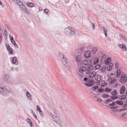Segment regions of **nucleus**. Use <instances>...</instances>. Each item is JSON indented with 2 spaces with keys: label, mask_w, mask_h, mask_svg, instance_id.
Returning a JSON list of instances; mask_svg holds the SVG:
<instances>
[{
  "label": "nucleus",
  "mask_w": 127,
  "mask_h": 127,
  "mask_svg": "<svg viewBox=\"0 0 127 127\" xmlns=\"http://www.w3.org/2000/svg\"><path fill=\"white\" fill-rule=\"evenodd\" d=\"M89 59H86L83 61L84 64L87 66V69L85 66H81L79 68V71L80 73L83 72L84 74H89L93 70V66L92 64L89 62Z\"/></svg>",
  "instance_id": "nucleus-1"
},
{
  "label": "nucleus",
  "mask_w": 127,
  "mask_h": 127,
  "mask_svg": "<svg viewBox=\"0 0 127 127\" xmlns=\"http://www.w3.org/2000/svg\"><path fill=\"white\" fill-rule=\"evenodd\" d=\"M11 91L8 90L6 88L4 87L1 83L0 85V94L4 96H8L10 93H12Z\"/></svg>",
  "instance_id": "nucleus-2"
},
{
  "label": "nucleus",
  "mask_w": 127,
  "mask_h": 127,
  "mask_svg": "<svg viewBox=\"0 0 127 127\" xmlns=\"http://www.w3.org/2000/svg\"><path fill=\"white\" fill-rule=\"evenodd\" d=\"M64 32L65 34L69 36L74 35L75 34L74 29L70 26H68L66 28Z\"/></svg>",
  "instance_id": "nucleus-3"
},
{
  "label": "nucleus",
  "mask_w": 127,
  "mask_h": 127,
  "mask_svg": "<svg viewBox=\"0 0 127 127\" xmlns=\"http://www.w3.org/2000/svg\"><path fill=\"white\" fill-rule=\"evenodd\" d=\"M84 81L82 80V83L86 86L90 87L93 86L94 83H95L94 80H84Z\"/></svg>",
  "instance_id": "nucleus-4"
},
{
  "label": "nucleus",
  "mask_w": 127,
  "mask_h": 127,
  "mask_svg": "<svg viewBox=\"0 0 127 127\" xmlns=\"http://www.w3.org/2000/svg\"><path fill=\"white\" fill-rule=\"evenodd\" d=\"M53 120L58 125L60 124V120L59 117L57 116H55L53 115L52 116Z\"/></svg>",
  "instance_id": "nucleus-5"
},
{
  "label": "nucleus",
  "mask_w": 127,
  "mask_h": 127,
  "mask_svg": "<svg viewBox=\"0 0 127 127\" xmlns=\"http://www.w3.org/2000/svg\"><path fill=\"white\" fill-rule=\"evenodd\" d=\"M20 8L21 10L24 11V12H26L27 13L29 14L30 13L29 11L27 8H26L24 4L20 7Z\"/></svg>",
  "instance_id": "nucleus-6"
},
{
  "label": "nucleus",
  "mask_w": 127,
  "mask_h": 127,
  "mask_svg": "<svg viewBox=\"0 0 127 127\" xmlns=\"http://www.w3.org/2000/svg\"><path fill=\"white\" fill-rule=\"evenodd\" d=\"M12 62L13 64H15L16 65H17L18 64V61H17V58L16 57H13Z\"/></svg>",
  "instance_id": "nucleus-7"
},
{
  "label": "nucleus",
  "mask_w": 127,
  "mask_h": 127,
  "mask_svg": "<svg viewBox=\"0 0 127 127\" xmlns=\"http://www.w3.org/2000/svg\"><path fill=\"white\" fill-rule=\"evenodd\" d=\"M5 45L7 49L9 52V53L11 54H12L13 53V50L10 47L9 44H8L7 45V44H6Z\"/></svg>",
  "instance_id": "nucleus-8"
},
{
  "label": "nucleus",
  "mask_w": 127,
  "mask_h": 127,
  "mask_svg": "<svg viewBox=\"0 0 127 127\" xmlns=\"http://www.w3.org/2000/svg\"><path fill=\"white\" fill-rule=\"evenodd\" d=\"M96 84L98 85H101L106 84L105 81L102 80H96Z\"/></svg>",
  "instance_id": "nucleus-9"
},
{
  "label": "nucleus",
  "mask_w": 127,
  "mask_h": 127,
  "mask_svg": "<svg viewBox=\"0 0 127 127\" xmlns=\"http://www.w3.org/2000/svg\"><path fill=\"white\" fill-rule=\"evenodd\" d=\"M91 52L90 51H87L85 52L84 56L85 58H87L91 57Z\"/></svg>",
  "instance_id": "nucleus-10"
},
{
  "label": "nucleus",
  "mask_w": 127,
  "mask_h": 127,
  "mask_svg": "<svg viewBox=\"0 0 127 127\" xmlns=\"http://www.w3.org/2000/svg\"><path fill=\"white\" fill-rule=\"evenodd\" d=\"M126 90V88L124 86H123L120 88V93L121 94H124Z\"/></svg>",
  "instance_id": "nucleus-11"
},
{
  "label": "nucleus",
  "mask_w": 127,
  "mask_h": 127,
  "mask_svg": "<svg viewBox=\"0 0 127 127\" xmlns=\"http://www.w3.org/2000/svg\"><path fill=\"white\" fill-rule=\"evenodd\" d=\"M115 73L114 72V73H111L110 76L109 77V78L108 79H115Z\"/></svg>",
  "instance_id": "nucleus-12"
},
{
  "label": "nucleus",
  "mask_w": 127,
  "mask_h": 127,
  "mask_svg": "<svg viewBox=\"0 0 127 127\" xmlns=\"http://www.w3.org/2000/svg\"><path fill=\"white\" fill-rule=\"evenodd\" d=\"M111 61V59L109 57L105 60V64L106 65L109 64L110 62Z\"/></svg>",
  "instance_id": "nucleus-13"
},
{
  "label": "nucleus",
  "mask_w": 127,
  "mask_h": 127,
  "mask_svg": "<svg viewBox=\"0 0 127 127\" xmlns=\"http://www.w3.org/2000/svg\"><path fill=\"white\" fill-rule=\"evenodd\" d=\"M63 63V64H64L65 66H66V64H67V61L66 58L64 57V58H63L62 59Z\"/></svg>",
  "instance_id": "nucleus-14"
},
{
  "label": "nucleus",
  "mask_w": 127,
  "mask_h": 127,
  "mask_svg": "<svg viewBox=\"0 0 127 127\" xmlns=\"http://www.w3.org/2000/svg\"><path fill=\"white\" fill-rule=\"evenodd\" d=\"M99 59L97 57H95L93 62V64L95 65L96 64L99 62Z\"/></svg>",
  "instance_id": "nucleus-15"
},
{
  "label": "nucleus",
  "mask_w": 127,
  "mask_h": 127,
  "mask_svg": "<svg viewBox=\"0 0 127 127\" xmlns=\"http://www.w3.org/2000/svg\"><path fill=\"white\" fill-rule=\"evenodd\" d=\"M106 67L105 66H103L99 70V71H101V73H104Z\"/></svg>",
  "instance_id": "nucleus-16"
},
{
  "label": "nucleus",
  "mask_w": 127,
  "mask_h": 127,
  "mask_svg": "<svg viewBox=\"0 0 127 127\" xmlns=\"http://www.w3.org/2000/svg\"><path fill=\"white\" fill-rule=\"evenodd\" d=\"M101 67V65L100 64H97L96 65L95 67L93 68V69L94 70L99 69Z\"/></svg>",
  "instance_id": "nucleus-17"
},
{
  "label": "nucleus",
  "mask_w": 127,
  "mask_h": 127,
  "mask_svg": "<svg viewBox=\"0 0 127 127\" xmlns=\"http://www.w3.org/2000/svg\"><path fill=\"white\" fill-rule=\"evenodd\" d=\"M113 100H112L111 99L108 98L107 100H106V101H104V104H107L109 103L110 102H112L113 101Z\"/></svg>",
  "instance_id": "nucleus-18"
},
{
  "label": "nucleus",
  "mask_w": 127,
  "mask_h": 127,
  "mask_svg": "<svg viewBox=\"0 0 127 127\" xmlns=\"http://www.w3.org/2000/svg\"><path fill=\"white\" fill-rule=\"evenodd\" d=\"M116 104L120 105H122L123 104V102L122 100H117L116 101Z\"/></svg>",
  "instance_id": "nucleus-19"
},
{
  "label": "nucleus",
  "mask_w": 127,
  "mask_h": 127,
  "mask_svg": "<svg viewBox=\"0 0 127 127\" xmlns=\"http://www.w3.org/2000/svg\"><path fill=\"white\" fill-rule=\"evenodd\" d=\"M81 55H78L76 56V57L75 60L78 63L80 62V61Z\"/></svg>",
  "instance_id": "nucleus-20"
},
{
  "label": "nucleus",
  "mask_w": 127,
  "mask_h": 127,
  "mask_svg": "<svg viewBox=\"0 0 127 127\" xmlns=\"http://www.w3.org/2000/svg\"><path fill=\"white\" fill-rule=\"evenodd\" d=\"M121 78L120 79H127L126 76L124 74H122L121 75Z\"/></svg>",
  "instance_id": "nucleus-21"
},
{
  "label": "nucleus",
  "mask_w": 127,
  "mask_h": 127,
  "mask_svg": "<svg viewBox=\"0 0 127 127\" xmlns=\"http://www.w3.org/2000/svg\"><path fill=\"white\" fill-rule=\"evenodd\" d=\"M17 4L18 5L19 7H20L23 4L21 1L20 0H18V1H17Z\"/></svg>",
  "instance_id": "nucleus-22"
},
{
  "label": "nucleus",
  "mask_w": 127,
  "mask_h": 127,
  "mask_svg": "<svg viewBox=\"0 0 127 127\" xmlns=\"http://www.w3.org/2000/svg\"><path fill=\"white\" fill-rule=\"evenodd\" d=\"M121 73V71L120 70H118L116 71V77L118 78Z\"/></svg>",
  "instance_id": "nucleus-23"
},
{
  "label": "nucleus",
  "mask_w": 127,
  "mask_h": 127,
  "mask_svg": "<svg viewBox=\"0 0 127 127\" xmlns=\"http://www.w3.org/2000/svg\"><path fill=\"white\" fill-rule=\"evenodd\" d=\"M58 54L59 57L62 59L63 58H64V57H65L64 55L60 52H58Z\"/></svg>",
  "instance_id": "nucleus-24"
},
{
  "label": "nucleus",
  "mask_w": 127,
  "mask_h": 127,
  "mask_svg": "<svg viewBox=\"0 0 127 127\" xmlns=\"http://www.w3.org/2000/svg\"><path fill=\"white\" fill-rule=\"evenodd\" d=\"M126 97V96L125 95H120L119 98L121 100H123Z\"/></svg>",
  "instance_id": "nucleus-25"
},
{
  "label": "nucleus",
  "mask_w": 127,
  "mask_h": 127,
  "mask_svg": "<svg viewBox=\"0 0 127 127\" xmlns=\"http://www.w3.org/2000/svg\"><path fill=\"white\" fill-rule=\"evenodd\" d=\"M104 90L103 89V88H99L98 89V92H97L96 93L97 94H99V92L102 93L103 92Z\"/></svg>",
  "instance_id": "nucleus-26"
},
{
  "label": "nucleus",
  "mask_w": 127,
  "mask_h": 127,
  "mask_svg": "<svg viewBox=\"0 0 127 127\" xmlns=\"http://www.w3.org/2000/svg\"><path fill=\"white\" fill-rule=\"evenodd\" d=\"M27 5L30 7H32L34 6V4L31 2H28L27 3Z\"/></svg>",
  "instance_id": "nucleus-27"
},
{
  "label": "nucleus",
  "mask_w": 127,
  "mask_h": 127,
  "mask_svg": "<svg viewBox=\"0 0 127 127\" xmlns=\"http://www.w3.org/2000/svg\"><path fill=\"white\" fill-rule=\"evenodd\" d=\"M105 106H107L108 107L110 108L111 109H114L118 108V105H117L116 106H113V107H110L108 105H105Z\"/></svg>",
  "instance_id": "nucleus-28"
},
{
  "label": "nucleus",
  "mask_w": 127,
  "mask_h": 127,
  "mask_svg": "<svg viewBox=\"0 0 127 127\" xmlns=\"http://www.w3.org/2000/svg\"><path fill=\"white\" fill-rule=\"evenodd\" d=\"M102 96L103 98H108L110 97V96L108 94H103L102 95Z\"/></svg>",
  "instance_id": "nucleus-29"
},
{
  "label": "nucleus",
  "mask_w": 127,
  "mask_h": 127,
  "mask_svg": "<svg viewBox=\"0 0 127 127\" xmlns=\"http://www.w3.org/2000/svg\"><path fill=\"white\" fill-rule=\"evenodd\" d=\"M97 51V50L96 48L94 47L93 48L92 50V52L93 54H95L96 53Z\"/></svg>",
  "instance_id": "nucleus-30"
},
{
  "label": "nucleus",
  "mask_w": 127,
  "mask_h": 127,
  "mask_svg": "<svg viewBox=\"0 0 127 127\" xmlns=\"http://www.w3.org/2000/svg\"><path fill=\"white\" fill-rule=\"evenodd\" d=\"M108 82H110L109 83V84L111 85L116 82L117 80H107Z\"/></svg>",
  "instance_id": "nucleus-31"
},
{
  "label": "nucleus",
  "mask_w": 127,
  "mask_h": 127,
  "mask_svg": "<svg viewBox=\"0 0 127 127\" xmlns=\"http://www.w3.org/2000/svg\"><path fill=\"white\" fill-rule=\"evenodd\" d=\"M112 67L111 66V65H108L107 67V69L108 71H110Z\"/></svg>",
  "instance_id": "nucleus-32"
},
{
  "label": "nucleus",
  "mask_w": 127,
  "mask_h": 127,
  "mask_svg": "<svg viewBox=\"0 0 127 127\" xmlns=\"http://www.w3.org/2000/svg\"><path fill=\"white\" fill-rule=\"evenodd\" d=\"M111 90V89H109L107 87H106L104 90L105 92L107 93L110 92Z\"/></svg>",
  "instance_id": "nucleus-33"
},
{
  "label": "nucleus",
  "mask_w": 127,
  "mask_h": 127,
  "mask_svg": "<svg viewBox=\"0 0 127 127\" xmlns=\"http://www.w3.org/2000/svg\"><path fill=\"white\" fill-rule=\"evenodd\" d=\"M117 92L116 90H114L111 93V94L113 95H117Z\"/></svg>",
  "instance_id": "nucleus-34"
},
{
  "label": "nucleus",
  "mask_w": 127,
  "mask_h": 127,
  "mask_svg": "<svg viewBox=\"0 0 127 127\" xmlns=\"http://www.w3.org/2000/svg\"><path fill=\"white\" fill-rule=\"evenodd\" d=\"M116 105V102H112V103H111L109 104V106H110V107H113V106H114Z\"/></svg>",
  "instance_id": "nucleus-35"
},
{
  "label": "nucleus",
  "mask_w": 127,
  "mask_h": 127,
  "mask_svg": "<svg viewBox=\"0 0 127 127\" xmlns=\"http://www.w3.org/2000/svg\"><path fill=\"white\" fill-rule=\"evenodd\" d=\"M122 49L124 51H127V47L125 44H123V46H122Z\"/></svg>",
  "instance_id": "nucleus-36"
},
{
  "label": "nucleus",
  "mask_w": 127,
  "mask_h": 127,
  "mask_svg": "<svg viewBox=\"0 0 127 127\" xmlns=\"http://www.w3.org/2000/svg\"><path fill=\"white\" fill-rule=\"evenodd\" d=\"M98 88V86L97 85L94 86L92 87L91 89L93 90H95L97 89Z\"/></svg>",
  "instance_id": "nucleus-37"
},
{
  "label": "nucleus",
  "mask_w": 127,
  "mask_h": 127,
  "mask_svg": "<svg viewBox=\"0 0 127 127\" xmlns=\"http://www.w3.org/2000/svg\"><path fill=\"white\" fill-rule=\"evenodd\" d=\"M101 79V76L100 75H96L95 78V79Z\"/></svg>",
  "instance_id": "nucleus-38"
},
{
  "label": "nucleus",
  "mask_w": 127,
  "mask_h": 127,
  "mask_svg": "<svg viewBox=\"0 0 127 127\" xmlns=\"http://www.w3.org/2000/svg\"><path fill=\"white\" fill-rule=\"evenodd\" d=\"M3 77L4 79H7L9 78V77L8 75L6 74L4 75Z\"/></svg>",
  "instance_id": "nucleus-39"
},
{
  "label": "nucleus",
  "mask_w": 127,
  "mask_h": 127,
  "mask_svg": "<svg viewBox=\"0 0 127 127\" xmlns=\"http://www.w3.org/2000/svg\"><path fill=\"white\" fill-rule=\"evenodd\" d=\"M26 95L27 97L28 98H29V97H31V95L29 92H27Z\"/></svg>",
  "instance_id": "nucleus-40"
},
{
  "label": "nucleus",
  "mask_w": 127,
  "mask_h": 127,
  "mask_svg": "<svg viewBox=\"0 0 127 127\" xmlns=\"http://www.w3.org/2000/svg\"><path fill=\"white\" fill-rule=\"evenodd\" d=\"M39 113L40 115L42 117H44V113L41 110H40V111L39 112Z\"/></svg>",
  "instance_id": "nucleus-41"
},
{
  "label": "nucleus",
  "mask_w": 127,
  "mask_h": 127,
  "mask_svg": "<svg viewBox=\"0 0 127 127\" xmlns=\"http://www.w3.org/2000/svg\"><path fill=\"white\" fill-rule=\"evenodd\" d=\"M44 12L46 14H48L49 12V10L45 8L44 10Z\"/></svg>",
  "instance_id": "nucleus-42"
},
{
  "label": "nucleus",
  "mask_w": 127,
  "mask_h": 127,
  "mask_svg": "<svg viewBox=\"0 0 127 127\" xmlns=\"http://www.w3.org/2000/svg\"><path fill=\"white\" fill-rule=\"evenodd\" d=\"M90 73L91 72L89 73V77H90L91 78H92L93 77L95 76V75L94 74L93 75Z\"/></svg>",
  "instance_id": "nucleus-43"
},
{
  "label": "nucleus",
  "mask_w": 127,
  "mask_h": 127,
  "mask_svg": "<svg viewBox=\"0 0 127 127\" xmlns=\"http://www.w3.org/2000/svg\"><path fill=\"white\" fill-rule=\"evenodd\" d=\"M127 80H119V81L121 83H124L127 82Z\"/></svg>",
  "instance_id": "nucleus-44"
},
{
  "label": "nucleus",
  "mask_w": 127,
  "mask_h": 127,
  "mask_svg": "<svg viewBox=\"0 0 127 127\" xmlns=\"http://www.w3.org/2000/svg\"><path fill=\"white\" fill-rule=\"evenodd\" d=\"M82 73L83 74H80V76L82 77H84L85 76H86V75H87V74H84L83 73V72H82V73Z\"/></svg>",
  "instance_id": "nucleus-45"
},
{
  "label": "nucleus",
  "mask_w": 127,
  "mask_h": 127,
  "mask_svg": "<svg viewBox=\"0 0 127 127\" xmlns=\"http://www.w3.org/2000/svg\"><path fill=\"white\" fill-rule=\"evenodd\" d=\"M107 57V56L106 55H103L100 61H102L103 60V59H104L106 58Z\"/></svg>",
  "instance_id": "nucleus-46"
},
{
  "label": "nucleus",
  "mask_w": 127,
  "mask_h": 127,
  "mask_svg": "<svg viewBox=\"0 0 127 127\" xmlns=\"http://www.w3.org/2000/svg\"><path fill=\"white\" fill-rule=\"evenodd\" d=\"M124 108L120 109V110H119V112H121L122 111H125L127 109V108Z\"/></svg>",
  "instance_id": "nucleus-47"
},
{
  "label": "nucleus",
  "mask_w": 127,
  "mask_h": 127,
  "mask_svg": "<svg viewBox=\"0 0 127 127\" xmlns=\"http://www.w3.org/2000/svg\"><path fill=\"white\" fill-rule=\"evenodd\" d=\"M32 113L33 114V116L34 117L35 119H37V117L36 115L35 114V113L33 111L32 112Z\"/></svg>",
  "instance_id": "nucleus-48"
},
{
  "label": "nucleus",
  "mask_w": 127,
  "mask_h": 127,
  "mask_svg": "<svg viewBox=\"0 0 127 127\" xmlns=\"http://www.w3.org/2000/svg\"><path fill=\"white\" fill-rule=\"evenodd\" d=\"M36 109L37 110L38 112H39L40 110H41L39 106L38 105L36 106Z\"/></svg>",
  "instance_id": "nucleus-49"
},
{
  "label": "nucleus",
  "mask_w": 127,
  "mask_h": 127,
  "mask_svg": "<svg viewBox=\"0 0 127 127\" xmlns=\"http://www.w3.org/2000/svg\"><path fill=\"white\" fill-rule=\"evenodd\" d=\"M105 27H104L103 26L102 27L103 30V31H104V32H107V29L106 28L105 29Z\"/></svg>",
  "instance_id": "nucleus-50"
},
{
  "label": "nucleus",
  "mask_w": 127,
  "mask_h": 127,
  "mask_svg": "<svg viewBox=\"0 0 127 127\" xmlns=\"http://www.w3.org/2000/svg\"><path fill=\"white\" fill-rule=\"evenodd\" d=\"M9 38L10 40L11 41L12 40L14 39L13 37V36L11 35V34H10L9 36Z\"/></svg>",
  "instance_id": "nucleus-51"
},
{
  "label": "nucleus",
  "mask_w": 127,
  "mask_h": 127,
  "mask_svg": "<svg viewBox=\"0 0 127 127\" xmlns=\"http://www.w3.org/2000/svg\"><path fill=\"white\" fill-rule=\"evenodd\" d=\"M122 108H125L127 106V102H126L123 106H122Z\"/></svg>",
  "instance_id": "nucleus-52"
},
{
  "label": "nucleus",
  "mask_w": 127,
  "mask_h": 127,
  "mask_svg": "<svg viewBox=\"0 0 127 127\" xmlns=\"http://www.w3.org/2000/svg\"><path fill=\"white\" fill-rule=\"evenodd\" d=\"M101 85L100 86V87L101 88H103V87L106 86L107 85V83H106V84H104L103 85Z\"/></svg>",
  "instance_id": "nucleus-53"
},
{
  "label": "nucleus",
  "mask_w": 127,
  "mask_h": 127,
  "mask_svg": "<svg viewBox=\"0 0 127 127\" xmlns=\"http://www.w3.org/2000/svg\"><path fill=\"white\" fill-rule=\"evenodd\" d=\"M97 101L100 102H101L103 101L101 99L99 98H98L97 99Z\"/></svg>",
  "instance_id": "nucleus-54"
},
{
  "label": "nucleus",
  "mask_w": 127,
  "mask_h": 127,
  "mask_svg": "<svg viewBox=\"0 0 127 127\" xmlns=\"http://www.w3.org/2000/svg\"><path fill=\"white\" fill-rule=\"evenodd\" d=\"M26 121L29 123H30V122L31 121V120L29 118H27L26 119Z\"/></svg>",
  "instance_id": "nucleus-55"
},
{
  "label": "nucleus",
  "mask_w": 127,
  "mask_h": 127,
  "mask_svg": "<svg viewBox=\"0 0 127 127\" xmlns=\"http://www.w3.org/2000/svg\"><path fill=\"white\" fill-rule=\"evenodd\" d=\"M11 43L12 44L14 45L16 43V42L14 40H12L11 41Z\"/></svg>",
  "instance_id": "nucleus-56"
},
{
  "label": "nucleus",
  "mask_w": 127,
  "mask_h": 127,
  "mask_svg": "<svg viewBox=\"0 0 127 127\" xmlns=\"http://www.w3.org/2000/svg\"><path fill=\"white\" fill-rule=\"evenodd\" d=\"M93 60V59H89V62L90 63L92 64L93 63V60Z\"/></svg>",
  "instance_id": "nucleus-57"
},
{
  "label": "nucleus",
  "mask_w": 127,
  "mask_h": 127,
  "mask_svg": "<svg viewBox=\"0 0 127 127\" xmlns=\"http://www.w3.org/2000/svg\"><path fill=\"white\" fill-rule=\"evenodd\" d=\"M31 127H32L33 126V123H32L31 121L30 122V123H29Z\"/></svg>",
  "instance_id": "nucleus-58"
},
{
  "label": "nucleus",
  "mask_w": 127,
  "mask_h": 127,
  "mask_svg": "<svg viewBox=\"0 0 127 127\" xmlns=\"http://www.w3.org/2000/svg\"><path fill=\"white\" fill-rule=\"evenodd\" d=\"M115 67L116 68H117L119 66V64L118 63H115Z\"/></svg>",
  "instance_id": "nucleus-59"
},
{
  "label": "nucleus",
  "mask_w": 127,
  "mask_h": 127,
  "mask_svg": "<svg viewBox=\"0 0 127 127\" xmlns=\"http://www.w3.org/2000/svg\"><path fill=\"white\" fill-rule=\"evenodd\" d=\"M92 27L93 30H94L95 29V23H93L92 24Z\"/></svg>",
  "instance_id": "nucleus-60"
},
{
  "label": "nucleus",
  "mask_w": 127,
  "mask_h": 127,
  "mask_svg": "<svg viewBox=\"0 0 127 127\" xmlns=\"http://www.w3.org/2000/svg\"><path fill=\"white\" fill-rule=\"evenodd\" d=\"M123 44H119L118 45V47L122 49V46H123Z\"/></svg>",
  "instance_id": "nucleus-61"
},
{
  "label": "nucleus",
  "mask_w": 127,
  "mask_h": 127,
  "mask_svg": "<svg viewBox=\"0 0 127 127\" xmlns=\"http://www.w3.org/2000/svg\"><path fill=\"white\" fill-rule=\"evenodd\" d=\"M126 114L127 113H124L121 115V116L123 117L125 116L126 115Z\"/></svg>",
  "instance_id": "nucleus-62"
},
{
  "label": "nucleus",
  "mask_w": 127,
  "mask_h": 127,
  "mask_svg": "<svg viewBox=\"0 0 127 127\" xmlns=\"http://www.w3.org/2000/svg\"><path fill=\"white\" fill-rule=\"evenodd\" d=\"M91 73L93 75L94 74L95 75V76L96 75V72L95 71H93Z\"/></svg>",
  "instance_id": "nucleus-63"
},
{
  "label": "nucleus",
  "mask_w": 127,
  "mask_h": 127,
  "mask_svg": "<svg viewBox=\"0 0 127 127\" xmlns=\"http://www.w3.org/2000/svg\"><path fill=\"white\" fill-rule=\"evenodd\" d=\"M118 85L119 84L118 83H116L115 85H114V88H117Z\"/></svg>",
  "instance_id": "nucleus-64"
}]
</instances>
